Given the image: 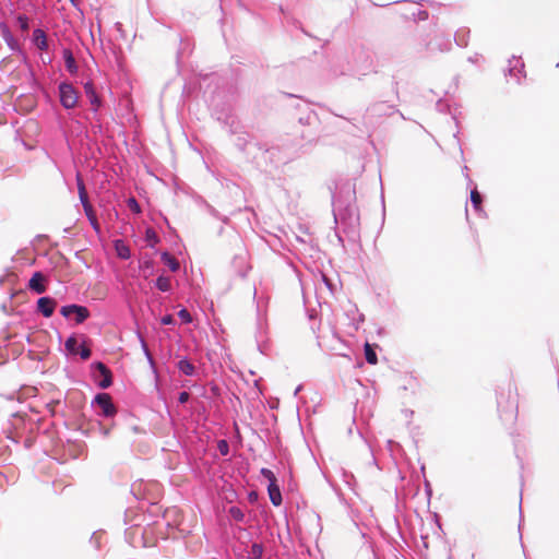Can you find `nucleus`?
I'll return each mask as SVG.
<instances>
[{"label": "nucleus", "mask_w": 559, "mask_h": 559, "mask_svg": "<svg viewBox=\"0 0 559 559\" xmlns=\"http://www.w3.org/2000/svg\"><path fill=\"white\" fill-rule=\"evenodd\" d=\"M138 338H139L140 344H141V348L143 350V354H144L145 358L151 356L152 353H151V350H150V348L147 346V343H146L145 338L142 336L141 333H138Z\"/></svg>", "instance_id": "36"}, {"label": "nucleus", "mask_w": 559, "mask_h": 559, "mask_svg": "<svg viewBox=\"0 0 559 559\" xmlns=\"http://www.w3.org/2000/svg\"><path fill=\"white\" fill-rule=\"evenodd\" d=\"M190 399V394L187 391H182L178 395V402L180 404H186Z\"/></svg>", "instance_id": "42"}, {"label": "nucleus", "mask_w": 559, "mask_h": 559, "mask_svg": "<svg viewBox=\"0 0 559 559\" xmlns=\"http://www.w3.org/2000/svg\"><path fill=\"white\" fill-rule=\"evenodd\" d=\"M508 74L514 78L516 83H521V78L525 76L524 62L521 58L512 56V58L509 59Z\"/></svg>", "instance_id": "11"}, {"label": "nucleus", "mask_w": 559, "mask_h": 559, "mask_svg": "<svg viewBox=\"0 0 559 559\" xmlns=\"http://www.w3.org/2000/svg\"><path fill=\"white\" fill-rule=\"evenodd\" d=\"M498 409H499V413H500V417L503 420H511V419H513L515 417L516 405L513 404V403L509 406V409H501V403L498 400Z\"/></svg>", "instance_id": "28"}, {"label": "nucleus", "mask_w": 559, "mask_h": 559, "mask_svg": "<svg viewBox=\"0 0 559 559\" xmlns=\"http://www.w3.org/2000/svg\"><path fill=\"white\" fill-rule=\"evenodd\" d=\"M229 132L231 134H235L236 135V139H235V145L236 147L245 153L248 145L250 144V142L253 140V136L250 135L248 132L246 131H238V127L235 126V121L233 120L231 123L229 124Z\"/></svg>", "instance_id": "8"}, {"label": "nucleus", "mask_w": 559, "mask_h": 559, "mask_svg": "<svg viewBox=\"0 0 559 559\" xmlns=\"http://www.w3.org/2000/svg\"><path fill=\"white\" fill-rule=\"evenodd\" d=\"M249 497H250V499L252 500V499H254V498L257 497V495H255L254 492H251V493L249 495Z\"/></svg>", "instance_id": "52"}, {"label": "nucleus", "mask_w": 559, "mask_h": 559, "mask_svg": "<svg viewBox=\"0 0 559 559\" xmlns=\"http://www.w3.org/2000/svg\"><path fill=\"white\" fill-rule=\"evenodd\" d=\"M84 92L90 104L92 105V110L96 114L98 109L103 106V100L97 94L92 81H87L84 84Z\"/></svg>", "instance_id": "12"}, {"label": "nucleus", "mask_w": 559, "mask_h": 559, "mask_svg": "<svg viewBox=\"0 0 559 559\" xmlns=\"http://www.w3.org/2000/svg\"><path fill=\"white\" fill-rule=\"evenodd\" d=\"M0 34L9 49L13 52H17L22 56H24V51L21 48V45L19 41L14 38L13 34L11 33L9 26L5 22H0Z\"/></svg>", "instance_id": "9"}, {"label": "nucleus", "mask_w": 559, "mask_h": 559, "mask_svg": "<svg viewBox=\"0 0 559 559\" xmlns=\"http://www.w3.org/2000/svg\"><path fill=\"white\" fill-rule=\"evenodd\" d=\"M301 390V386L299 385L296 390H295V395L298 394V392Z\"/></svg>", "instance_id": "53"}, {"label": "nucleus", "mask_w": 559, "mask_h": 559, "mask_svg": "<svg viewBox=\"0 0 559 559\" xmlns=\"http://www.w3.org/2000/svg\"><path fill=\"white\" fill-rule=\"evenodd\" d=\"M91 406L95 409L97 416L105 418H112L118 412L112 397L105 392L97 393L92 400Z\"/></svg>", "instance_id": "4"}, {"label": "nucleus", "mask_w": 559, "mask_h": 559, "mask_svg": "<svg viewBox=\"0 0 559 559\" xmlns=\"http://www.w3.org/2000/svg\"><path fill=\"white\" fill-rule=\"evenodd\" d=\"M141 486H142L141 483H134L131 486V493L134 496V498L136 500L142 499L141 493H140Z\"/></svg>", "instance_id": "41"}, {"label": "nucleus", "mask_w": 559, "mask_h": 559, "mask_svg": "<svg viewBox=\"0 0 559 559\" xmlns=\"http://www.w3.org/2000/svg\"><path fill=\"white\" fill-rule=\"evenodd\" d=\"M399 83L396 81L393 82V91L396 95V97H399Z\"/></svg>", "instance_id": "48"}, {"label": "nucleus", "mask_w": 559, "mask_h": 559, "mask_svg": "<svg viewBox=\"0 0 559 559\" xmlns=\"http://www.w3.org/2000/svg\"><path fill=\"white\" fill-rule=\"evenodd\" d=\"M160 259L171 272H177L179 270V262L167 251L162 252Z\"/></svg>", "instance_id": "24"}, {"label": "nucleus", "mask_w": 559, "mask_h": 559, "mask_svg": "<svg viewBox=\"0 0 559 559\" xmlns=\"http://www.w3.org/2000/svg\"><path fill=\"white\" fill-rule=\"evenodd\" d=\"M217 450L223 456L228 455L229 453V444L225 439H222L217 442Z\"/></svg>", "instance_id": "35"}, {"label": "nucleus", "mask_w": 559, "mask_h": 559, "mask_svg": "<svg viewBox=\"0 0 559 559\" xmlns=\"http://www.w3.org/2000/svg\"><path fill=\"white\" fill-rule=\"evenodd\" d=\"M365 359L370 365H376L378 362V356L374 346L369 343H366L364 346Z\"/></svg>", "instance_id": "25"}, {"label": "nucleus", "mask_w": 559, "mask_h": 559, "mask_svg": "<svg viewBox=\"0 0 559 559\" xmlns=\"http://www.w3.org/2000/svg\"><path fill=\"white\" fill-rule=\"evenodd\" d=\"M359 55H362L364 57H366V59H368V55L364 50H360Z\"/></svg>", "instance_id": "51"}, {"label": "nucleus", "mask_w": 559, "mask_h": 559, "mask_svg": "<svg viewBox=\"0 0 559 559\" xmlns=\"http://www.w3.org/2000/svg\"><path fill=\"white\" fill-rule=\"evenodd\" d=\"M427 47L430 50H439V51L443 52V51L450 50L451 41L447 37L439 36V37H436L435 40L430 41Z\"/></svg>", "instance_id": "19"}, {"label": "nucleus", "mask_w": 559, "mask_h": 559, "mask_svg": "<svg viewBox=\"0 0 559 559\" xmlns=\"http://www.w3.org/2000/svg\"><path fill=\"white\" fill-rule=\"evenodd\" d=\"M414 20L425 21L428 19V12L425 10H417L416 12L412 13Z\"/></svg>", "instance_id": "40"}, {"label": "nucleus", "mask_w": 559, "mask_h": 559, "mask_svg": "<svg viewBox=\"0 0 559 559\" xmlns=\"http://www.w3.org/2000/svg\"><path fill=\"white\" fill-rule=\"evenodd\" d=\"M177 368L185 376L192 377V376H195V373H197L195 366L188 359V357H182L177 362Z\"/></svg>", "instance_id": "21"}, {"label": "nucleus", "mask_w": 559, "mask_h": 559, "mask_svg": "<svg viewBox=\"0 0 559 559\" xmlns=\"http://www.w3.org/2000/svg\"><path fill=\"white\" fill-rule=\"evenodd\" d=\"M267 492H269V497H270L272 504L275 507H280L283 502V497H282L280 486L277 485V480L276 481L271 480V483L267 484Z\"/></svg>", "instance_id": "16"}, {"label": "nucleus", "mask_w": 559, "mask_h": 559, "mask_svg": "<svg viewBox=\"0 0 559 559\" xmlns=\"http://www.w3.org/2000/svg\"><path fill=\"white\" fill-rule=\"evenodd\" d=\"M178 317L185 322V323H190L192 321V316L190 314V312L186 309V308H182L178 311Z\"/></svg>", "instance_id": "38"}, {"label": "nucleus", "mask_w": 559, "mask_h": 559, "mask_svg": "<svg viewBox=\"0 0 559 559\" xmlns=\"http://www.w3.org/2000/svg\"><path fill=\"white\" fill-rule=\"evenodd\" d=\"M76 355H80L82 360H87L92 356V350L90 347L85 346V344L83 343L80 345Z\"/></svg>", "instance_id": "33"}, {"label": "nucleus", "mask_w": 559, "mask_h": 559, "mask_svg": "<svg viewBox=\"0 0 559 559\" xmlns=\"http://www.w3.org/2000/svg\"><path fill=\"white\" fill-rule=\"evenodd\" d=\"M109 433L108 429H104V435L107 436Z\"/></svg>", "instance_id": "54"}, {"label": "nucleus", "mask_w": 559, "mask_h": 559, "mask_svg": "<svg viewBox=\"0 0 559 559\" xmlns=\"http://www.w3.org/2000/svg\"><path fill=\"white\" fill-rule=\"evenodd\" d=\"M155 286L163 293H168L171 289L170 278L165 275H159L155 281Z\"/></svg>", "instance_id": "27"}, {"label": "nucleus", "mask_w": 559, "mask_h": 559, "mask_svg": "<svg viewBox=\"0 0 559 559\" xmlns=\"http://www.w3.org/2000/svg\"><path fill=\"white\" fill-rule=\"evenodd\" d=\"M333 215L340 229L349 240L356 241L359 238V215L353 205L344 206L341 200L332 197Z\"/></svg>", "instance_id": "2"}, {"label": "nucleus", "mask_w": 559, "mask_h": 559, "mask_svg": "<svg viewBox=\"0 0 559 559\" xmlns=\"http://www.w3.org/2000/svg\"><path fill=\"white\" fill-rule=\"evenodd\" d=\"M483 200H484V198L480 194V192L477 190V188H474L471 190V203H472L473 209L479 216L485 217L486 212L483 209Z\"/></svg>", "instance_id": "17"}, {"label": "nucleus", "mask_w": 559, "mask_h": 559, "mask_svg": "<svg viewBox=\"0 0 559 559\" xmlns=\"http://www.w3.org/2000/svg\"><path fill=\"white\" fill-rule=\"evenodd\" d=\"M32 43L40 51L49 49V41L44 29L35 28L32 33Z\"/></svg>", "instance_id": "13"}, {"label": "nucleus", "mask_w": 559, "mask_h": 559, "mask_svg": "<svg viewBox=\"0 0 559 559\" xmlns=\"http://www.w3.org/2000/svg\"><path fill=\"white\" fill-rule=\"evenodd\" d=\"M114 248H115V251H116L118 258H120L122 260H128L131 258L130 248L123 239H116L114 241Z\"/></svg>", "instance_id": "20"}, {"label": "nucleus", "mask_w": 559, "mask_h": 559, "mask_svg": "<svg viewBox=\"0 0 559 559\" xmlns=\"http://www.w3.org/2000/svg\"><path fill=\"white\" fill-rule=\"evenodd\" d=\"M399 112L394 105L389 102L378 100L371 103L362 116V123L368 132L373 131L385 117Z\"/></svg>", "instance_id": "3"}, {"label": "nucleus", "mask_w": 559, "mask_h": 559, "mask_svg": "<svg viewBox=\"0 0 559 559\" xmlns=\"http://www.w3.org/2000/svg\"><path fill=\"white\" fill-rule=\"evenodd\" d=\"M299 143L288 145L286 143L267 146L253 138L248 145L245 154L247 158L254 162L259 167H266L267 165L285 164L293 159L297 154Z\"/></svg>", "instance_id": "1"}, {"label": "nucleus", "mask_w": 559, "mask_h": 559, "mask_svg": "<svg viewBox=\"0 0 559 559\" xmlns=\"http://www.w3.org/2000/svg\"><path fill=\"white\" fill-rule=\"evenodd\" d=\"M469 29L468 28H460L454 34V41L460 47H466L468 44Z\"/></svg>", "instance_id": "23"}, {"label": "nucleus", "mask_w": 559, "mask_h": 559, "mask_svg": "<svg viewBox=\"0 0 559 559\" xmlns=\"http://www.w3.org/2000/svg\"><path fill=\"white\" fill-rule=\"evenodd\" d=\"M73 5H76V1L75 0H69Z\"/></svg>", "instance_id": "55"}, {"label": "nucleus", "mask_w": 559, "mask_h": 559, "mask_svg": "<svg viewBox=\"0 0 559 559\" xmlns=\"http://www.w3.org/2000/svg\"><path fill=\"white\" fill-rule=\"evenodd\" d=\"M466 178L468 179L469 182H472V178H469L467 174H466Z\"/></svg>", "instance_id": "57"}, {"label": "nucleus", "mask_w": 559, "mask_h": 559, "mask_svg": "<svg viewBox=\"0 0 559 559\" xmlns=\"http://www.w3.org/2000/svg\"><path fill=\"white\" fill-rule=\"evenodd\" d=\"M83 210H84V213H85L87 219L95 216V211H94L92 204L83 206Z\"/></svg>", "instance_id": "44"}, {"label": "nucleus", "mask_w": 559, "mask_h": 559, "mask_svg": "<svg viewBox=\"0 0 559 559\" xmlns=\"http://www.w3.org/2000/svg\"><path fill=\"white\" fill-rule=\"evenodd\" d=\"M76 186H78L79 198L82 203V206L91 205V202L88 200V195H87V192L85 189L84 181L79 174L76 175Z\"/></svg>", "instance_id": "22"}, {"label": "nucleus", "mask_w": 559, "mask_h": 559, "mask_svg": "<svg viewBox=\"0 0 559 559\" xmlns=\"http://www.w3.org/2000/svg\"><path fill=\"white\" fill-rule=\"evenodd\" d=\"M175 322V319L171 314H166L164 317H162L160 319V323L163 325H169V324H173Z\"/></svg>", "instance_id": "43"}, {"label": "nucleus", "mask_w": 559, "mask_h": 559, "mask_svg": "<svg viewBox=\"0 0 559 559\" xmlns=\"http://www.w3.org/2000/svg\"><path fill=\"white\" fill-rule=\"evenodd\" d=\"M41 60H43V62H44L45 64H49V63L51 62V58H47V60H46V59L43 57V58H41Z\"/></svg>", "instance_id": "50"}, {"label": "nucleus", "mask_w": 559, "mask_h": 559, "mask_svg": "<svg viewBox=\"0 0 559 559\" xmlns=\"http://www.w3.org/2000/svg\"><path fill=\"white\" fill-rule=\"evenodd\" d=\"M468 61L474 62L475 58H468Z\"/></svg>", "instance_id": "56"}, {"label": "nucleus", "mask_w": 559, "mask_h": 559, "mask_svg": "<svg viewBox=\"0 0 559 559\" xmlns=\"http://www.w3.org/2000/svg\"><path fill=\"white\" fill-rule=\"evenodd\" d=\"M127 205L134 214L141 213V206L134 197H131L127 200Z\"/></svg>", "instance_id": "34"}, {"label": "nucleus", "mask_w": 559, "mask_h": 559, "mask_svg": "<svg viewBox=\"0 0 559 559\" xmlns=\"http://www.w3.org/2000/svg\"><path fill=\"white\" fill-rule=\"evenodd\" d=\"M228 514L233 520L236 522H243L245 521V512L236 506H233L228 509Z\"/></svg>", "instance_id": "31"}, {"label": "nucleus", "mask_w": 559, "mask_h": 559, "mask_svg": "<svg viewBox=\"0 0 559 559\" xmlns=\"http://www.w3.org/2000/svg\"><path fill=\"white\" fill-rule=\"evenodd\" d=\"M91 369L99 374L97 385L100 389H108L112 384V373L110 369L102 361H94L91 364Z\"/></svg>", "instance_id": "7"}, {"label": "nucleus", "mask_w": 559, "mask_h": 559, "mask_svg": "<svg viewBox=\"0 0 559 559\" xmlns=\"http://www.w3.org/2000/svg\"><path fill=\"white\" fill-rule=\"evenodd\" d=\"M260 473L269 481V484L271 483V480L272 481H276L277 480L276 477H275V474L271 469H269L266 467L261 468Z\"/></svg>", "instance_id": "37"}, {"label": "nucleus", "mask_w": 559, "mask_h": 559, "mask_svg": "<svg viewBox=\"0 0 559 559\" xmlns=\"http://www.w3.org/2000/svg\"><path fill=\"white\" fill-rule=\"evenodd\" d=\"M57 307V301L50 296H43L37 299L36 310L45 318H50Z\"/></svg>", "instance_id": "10"}, {"label": "nucleus", "mask_w": 559, "mask_h": 559, "mask_svg": "<svg viewBox=\"0 0 559 559\" xmlns=\"http://www.w3.org/2000/svg\"><path fill=\"white\" fill-rule=\"evenodd\" d=\"M264 547L260 543H253L248 551L250 559H261L263 556Z\"/></svg>", "instance_id": "29"}, {"label": "nucleus", "mask_w": 559, "mask_h": 559, "mask_svg": "<svg viewBox=\"0 0 559 559\" xmlns=\"http://www.w3.org/2000/svg\"><path fill=\"white\" fill-rule=\"evenodd\" d=\"M146 360H147V362L150 365V368H151L152 372L155 376V380L158 381L159 374H158V370H157L156 362L154 360L153 355L146 357Z\"/></svg>", "instance_id": "39"}, {"label": "nucleus", "mask_w": 559, "mask_h": 559, "mask_svg": "<svg viewBox=\"0 0 559 559\" xmlns=\"http://www.w3.org/2000/svg\"><path fill=\"white\" fill-rule=\"evenodd\" d=\"M60 314L66 319L73 318L76 324H82L90 318L91 312L85 306L70 304L61 307Z\"/></svg>", "instance_id": "6"}, {"label": "nucleus", "mask_w": 559, "mask_h": 559, "mask_svg": "<svg viewBox=\"0 0 559 559\" xmlns=\"http://www.w3.org/2000/svg\"><path fill=\"white\" fill-rule=\"evenodd\" d=\"M88 222L91 223L93 229L98 233L99 231V224H98L96 215L91 217V218H88Z\"/></svg>", "instance_id": "45"}, {"label": "nucleus", "mask_w": 559, "mask_h": 559, "mask_svg": "<svg viewBox=\"0 0 559 559\" xmlns=\"http://www.w3.org/2000/svg\"><path fill=\"white\" fill-rule=\"evenodd\" d=\"M59 100L64 109H73L78 105L79 92L70 82H60L58 85Z\"/></svg>", "instance_id": "5"}, {"label": "nucleus", "mask_w": 559, "mask_h": 559, "mask_svg": "<svg viewBox=\"0 0 559 559\" xmlns=\"http://www.w3.org/2000/svg\"><path fill=\"white\" fill-rule=\"evenodd\" d=\"M322 281L325 284V286L329 288V290L332 293L333 284H332L331 280H329L325 275H322Z\"/></svg>", "instance_id": "47"}, {"label": "nucleus", "mask_w": 559, "mask_h": 559, "mask_svg": "<svg viewBox=\"0 0 559 559\" xmlns=\"http://www.w3.org/2000/svg\"><path fill=\"white\" fill-rule=\"evenodd\" d=\"M336 237H337L338 242H340L342 246H344V239H343V237H342V235H341V231H336Z\"/></svg>", "instance_id": "49"}, {"label": "nucleus", "mask_w": 559, "mask_h": 559, "mask_svg": "<svg viewBox=\"0 0 559 559\" xmlns=\"http://www.w3.org/2000/svg\"><path fill=\"white\" fill-rule=\"evenodd\" d=\"M9 441L17 443V441L9 436H0V464L7 463L11 457V448L8 443Z\"/></svg>", "instance_id": "15"}, {"label": "nucleus", "mask_w": 559, "mask_h": 559, "mask_svg": "<svg viewBox=\"0 0 559 559\" xmlns=\"http://www.w3.org/2000/svg\"><path fill=\"white\" fill-rule=\"evenodd\" d=\"M45 281H46L45 275L41 272L37 271L29 278L28 288L36 294H43L47 289V287L45 285Z\"/></svg>", "instance_id": "14"}, {"label": "nucleus", "mask_w": 559, "mask_h": 559, "mask_svg": "<svg viewBox=\"0 0 559 559\" xmlns=\"http://www.w3.org/2000/svg\"><path fill=\"white\" fill-rule=\"evenodd\" d=\"M424 485H425L426 495L428 496V498H430L432 495L431 484L428 479H425Z\"/></svg>", "instance_id": "46"}, {"label": "nucleus", "mask_w": 559, "mask_h": 559, "mask_svg": "<svg viewBox=\"0 0 559 559\" xmlns=\"http://www.w3.org/2000/svg\"><path fill=\"white\" fill-rule=\"evenodd\" d=\"M79 347L80 344L74 334L70 335L64 342V348L70 355H76Z\"/></svg>", "instance_id": "26"}, {"label": "nucleus", "mask_w": 559, "mask_h": 559, "mask_svg": "<svg viewBox=\"0 0 559 559\" xmlns=\"http://www.w3.org/2000/svg\"><path fill=\"white\" fill-rule=\"evenodd\" d=\"M16 23L21 31L27 32L29 29V19L25 14H19L16 16Z\"/></svg>", "instance_id": "32"}, {"label": "nucleus", "mask_w": 559, "mask_h": 559, "mask_svg": "<svg viewBox=\"0 0 559 559\" xmlns=\"http://www.w3.org/2000/svg\"><path fill=\"white\" fill-rule=\"evenodd\" d=\"M145 241L151 248H153L156 243L159 242V237L153 228H147L145 230Z\"/></svg>", "instance_id": "30"}, {"label": "nucleus", "mask_w": 559, "mask_h": 559, "mask_svg": "<svg viewBox=\"0 0 559 559\" xmlns=\"http://www.w3.org/2000/svg\"><path fill=\"white\" fill-rule=\"evenodd\" d=\"M62 57L64 60L66 69L70 74H76L79 71V67L76 64L73 52L69 48H64L62 51Z\"/></svg>", "instance_id": "18"}]
</instances>
